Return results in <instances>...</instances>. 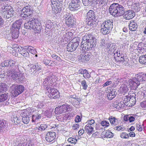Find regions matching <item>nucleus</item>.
I'll return each instance as SVG.
<instances>
[{"label":"nucleus","mask_w":146,"mask_h":146,"mask_svg":"<svg viewBox=\"0 0 146 146\" xmlns=\"http://www.w3.org/2000/svg\"><path fill=\"white\" fill-rule=\"evenodd\" d=\"M8 86L5 83H1L0 84V94L4 93L7 90Z\"/></svg>","instance_id":"nucleus-31"},{"label":"nucleus","mask_w":146,"mask_h":146,"mask_svg":"<svg viewBox=\"0 0 146 146\" xmlns=\"http://www.w3.org/2000/svg\"><path fill=\"white\" fill-rule=\"evenodd\" d=\"M137 115H133L132 116H130L129 117V121L130 122H132L134 121L135 120V118Z\"/></svg>","instance_id":"nucleus-59"},{"label":"nucleus","mask_w":146,"mask_h":146,"mask_svg":"<svg viewBox=\"0 0 146 146\" xmlns=\"http://www.w3.org/2000/svg\"><path fill=\"white\" fill-rule=\"evenodd\" d=\"M0 95V104L3 106L11 105L9 97L7 93L1 94Z\"/></svg>","instance_id":"nucleus-12"},{"label":"nucleus","mask_w":146,"mask_h":146,"mask_svg":"<svg viewBox=\"0 0 146 146\" xmlns=\"http://www.w3.org/2000/svg\"><path fill=\"white\" fill-rule=\"evenodd\" d=\"M33 10L32 7L30 5L26 6L23 8V13L21 14V16L24 18L28 17V18H30L33 16Z\"/></svg>","instance_id":"nucleus-11"},{"label":"nucleus","mask_w":146,"mask_h":146,"mask_svg":"<svg viewBox=\"0 0 146 146\" xmlns=\"http://www.w3.org/2000/svg\"><path fill=\"white\" fill-rule=\"evenodd\" d=\"M56 136V133L55 132H49L46 134L45 139L46 141L50 142L52 141L55 139Z\"/></svg>","instance_id":"nucleus-23"},{"label":"nucleus","mask_w":146,"mask_h":146,"mask_svg":"<svg viewBox=\"0 0 146 146\" xmlns=\"http://www.w3.org/2000/svg\"><path fill=\"white\" fill-rule=\"evenodd\" d=\"M33 113L32 114V117L31 119L33 122H35L36 120H38L41 119L42 117L41 114H39L37 111L36 110L35 111L34 110L32 109Z\"/></svg>","instance_id":"nucleus-24"},{"label":"nucleus","mask_w":146,"mask_h":146,"mask_svg":"<svg viewBox=\"0 0 146 146\" xmlns=\"http://www.w3.org/2000/svg\"><path fill=\"white\" fill-rule=\"evenodd\" d=\"M22 19L17 20L13 25L11 29V36L13 39L17 38L19 36V29L22 23Z\"/></svg>","instance_id":"nucleus-6"},{"label":"nucleus","mask_w":146,"mask_h":146,"mask_svg":"<svg viewBox=\"0 0 146 146\" xmlns=\"http://www.w3.org/2000/svg\"><path fill=\"white\" fill-rule=\"evenodd\" d=\"M97 19H86V23L88 25L92 26V25L96 24L97 23L98 21L97 20Z\"/></svg>","instance_id":"nucleus-32"},{"label":"nucleus","mask_w":146,"mask_h":146,"mask_svg":"<svg viewBox=\"0 0 146 146\" xmlns=\"http://www.w3.org/2000/svg\"><path fill=\"white\" fill-rule=\"evenodd\" d=\"M7 122L5 120L0 119V132H3L5 128L7 127Z\"/></svg>","instance_id":"nucleus-27"},{"label":"nucleus","mask_w":146,"mask_h":146,"mask_svg":"<svg viewBox=\"0 0 146 146\" xmlns=\"http://www.w3.org/2000/svg\"><path fill=\"white\" fill-rule=\"evenodd\" d=\"M68 141L72 143H75L77 141V140L75 138L70 137L68 139Z\"/></svg>","instance_id":"nucleus-58"},{"label":"nucleus","mask_w":146,"mask_h":146,"mask_svg":"<svg viewBox=\"0 0 146 146\" xmlns=\"http://www.w3.org/2000/svg\"><path fill=\"white\" fill-rule=\"evenodd\" d=\"M142 92V91H140L137 92V94H135L136 97V98H137V99H143V94H141Z\"/></svg>","instance_id":"nucleus-56"},{"label":"nucleus","mask_w":146,"mask_h":146,"mask_svg":"<svg viewBox=\"0 0 146 146\" xmlns=\"http://www.w3.org/2000/svg\"><path fill=\"white\" fill-rule=\"evenodd\" d=\"M125 106V104L123 103V101H121L120 103H118L114 105L113 106L117 109H119L120 108H122Z\"/></svg>","instance_id":"nucleus-41"},{"label":"nucleus","mask_w":146,"mask_h":146,"mask_svg":"<svg viewBox=\"0 0 146 146\" xmlns=\"http://www.w3.org/2000/svg\"><path fill=\"white\" fill-rule=\"evenodd\" d=\"M137 1V0H128L127 1V4L129 6V7L130 5H131V4H133L135 2H136Z\"/></svg>","instance_id":"nucleus-63"},{"label":"nucleus","mask_w":146,"mask_h":146,"mask_svg":"<svg viewBox=\"0 0 146 146\" xmlns=\"http://www.w3.org/2000/svg\"><path fill=\"white\" fill-rule=\"evenodd\" d=\"M81 85L84 90H86L88 88V85L85 80H83L81 82Z\"/></svg>","instance_id":"nucleus-54"},{"label":"nucleus","mask_w":146,"mask_h":146,"mask_svg":"<svg viewBox=\"0 0 146 146\" xmlns=\"http://www.w3.org/2000/svg\"><path fill=\"white\" fill-rule=\"evenodd\" d=\"M50 55L52 58L54 59H56L59 61H61L62 60L61 58L58 56L55 53L52 52L50 54Z\"/></svg>","instance_id":"nucleus-48"},{"label":"nucleus","mask_w":146,"mask_h":146,"mask_svg":"<svg viewBox=\"0 0 146 146\" xmlns=\"http://www.w3.org/2000/svg\"><path fill=\"white\" fill-rule=\"evenodd\" d=\"M116 46L113 44H109L107 46V48L111 52L114 53V58L116 61L119 62H123L124 61V56L122 51L118 48L116 52L114 53L116 49Z\"/></svg>","instance_id":"nucleus-4"},{"label":"nucleus","mask_w":146,"mask_h":146,"mask_svg":"<svg viewBox=\"0 0 146 146\" xmlns=\"http://www.w3.org/2000/svg\"><path fill=\"white\" fill-rule=\"evenodd\" d=\"M66 35H67L68 39H70L72 38V36L73 35V34L72 32H68L66 34Z\"/></svg>","instance_id":"nucleus-61"},{"label":"nucleus","mask_w":146,"mask_h":146,"mask_svg":"<svg viewBox=\"0 0 146 146\" xmlns=\"http://www.w3.org/2000/svg\"><path fill=\"white\" fill-rule=\"evenodd\" d=\"M129 7L135 13L139 11L141 9V4L138 1L130 5Z\"/></svg>","instance_id":"nucleus-21"},{"label":"nucleus","mask_w":146,"mask_h":146,"mask_svg":"<svg viewBox=\"0 0 146 146\" xmlns=\"http://www.w3.org/2000/svg\"><path fill=\"white\" fill-rule=\"evenodd\" d=\"M53 111V110L52 109H50L49 110H46L44 112V115L47 117L50 118L52 116Z\"/></svg>","instance_id":"nucleus-42"},{"label":"nucleus","mask_w":146,"mask_h":146,"mask_svg":"<svg viewBox=\"0 0 146 146\" xmlns=\"http://www.w3.org/2000/svg\"><path fill=\"white\" fill-rule=\"evenodd\" d=\"M99 4L102 6L106 5L107 0H100Z\"/></svg>","instance_id":"nucleus-62"},{"label":"nucleus","mask_w":146,"mask_h":146,"mask_svg":"<svg viewBox=\"0 0 146 146\" xmlns=\"http://www.w3.org/2000/svg\"><path fill=\"white\" fill-rule=\"evenodd\" d=\"M26 49H27L29 52L33 54H35L37 53L35 49L31 46H26Z\"/></svg>","instance_id":"nucleus-39"},{"label":"nucleus","mask_w":146,"mask_h":146,"mask_svg":"<svg viewBox=\"0 0 146 146\" xmlns=\"http://www.w3.org/2000/svg\"><path fill=\"white\" fill-rule=\"evenodd\" d=\"M32 67H34V68L35 71V72L34 73L35 76H36L38 74V72H39L41 70V67L40 65L36 64H32Z\"/></svg>","instance_id":"nucleus-33"},{"label":"nucleus","mask_w":146,"mask_h":146,"mask_svg":"<svg viewBox=\"0 0 146 146\" xmlns=\"http://www.w3.org/2000/svg\"><path fill=\"white\" fill-rule=\"evenodd\" d=\"M114 129L119 131H123L125 129L124 127L122 126H117L115 127Z\"/></svg>","instance_id":"nucleus-57"},{"label":"nucleus","mask_w":146,"mask_h":146,"mask_svg":"<svg viewBox=\"0 0 146 146\" xmlns=\"http://www.w3.org/2000/svg\"><path fill=\"white\" fill-rule=\"evenodd\" d=\"M30 66L31 67L28 70L29 74L31 75L35 76L34 75V73L35 72V69L34 68V67H32V64L30 65Z\"/></svg>","instance_id":"nucleus-53"},{"label":"nucleus","mask_w":146,"mask_h":146,"mask_svg":"<svg viewBox=\"0 0 146 146\" xmlns=\"http://www.w3.org/2000/svg\"><path fill=\"white\" fill-rule=\"evenodd\" d=\"M35 106L38 109L43 108L44 106V103L43 101L40 102L39 101H37L35 103Z\"/></svg>","instance_id":"nucleus-38"},{"label":"nucleus","mask_w":146,"mask_h":146,"mask_svg":"<svg viewBox=\"0 0 146 146\" xmlns=\"http://www.w3.org/2000/svg\"><path fill=\"white\" fill-rule=\"evenodd\" d=\"M129 29L132 31H134L136 30L137 27V23H136L135 20L131 21L130 24L129 25Z\"/></svg>","instance_id":"nucleus-26"},{"label":"nucleus","mask_w":146,"mask_h":146,"mask_svg":"<svg viewBox=\"0 0 146 146\" xmlns=\"http://www.w3.org/2000/svg\"><path fill=\"white\" fill-rule=\"evenodd\" d=\"M52 4L51 5L52 10L55 13H58L61 11L62 7V2L58 1H52Z\"/></svg>","instance_id":"nucleus-14"},{"label":"nucleus","mask_w":146,"mask_h":146,"mask_svg":"<svg viewBox=\"0 0 146 146\" xmlns=\"http://www.w3.org/2000/svg\"><path fill=\"white\" fill-rule=\"evenodd\" d=\"M31 19L32 20L31 21H29L28 22L24 24V26L25 28L31 30L33 28V27H35L37 20H36V19Z\"/></svg>","instance_id":"nucleus-22"},{"label":"nucleus","mask_w":146,"mask_h":146,"mask_svg":"<svg viewBox=\"0 0 146 146\" xmlns=\"http://www.w3.org/2000/svg\"><path fill=\"white\" fill-rule=\"evenodd\" d=\"M85 131L89 135L92 134L94 131L93 127L89 124L86 125L85 127Z\"/></svg>","instance_id":"nucleus-29"},{"label":"nucleus","mask_w":146,"mask_h":146,"mask_svg":"<svg viewBox=\"0 0 146 146\" xmlns=\"http://www.w3.org/2000/svg\"><path fill=\"white\" fill-rule=\"evenodd\" d=\"M47 127V125L45 124H42L40 125L38 127V130L39 131H41L44 130Z\"/></svg>","instance_id":"nucleus-49"},{"label":"nucleus","mask_w":146,"mask_h":146,"mask_svg":"<svg viewBox=\"0 0 146 146\" xmlns=\"http://www.w3.org/2000/svg\"><path fill=\"white\" fill-rule=\"evenodd\" d=\"M33 113L32 109L29 108L24 110L21 114V116L22 117L23 122L25 124H27L29 123L30 119L32 117V114Z\"/></svg>","instance_id":"nucleus-9"},{"label":"nucleus","mask_w":146,"mask_h":146,"mask_svg":"<svg viewBox=\"0 0 146 146\" xmlns=\"http://www.w3.org/2000/svg\"><path fill=\"white\" fill-rule=\"evenodd\" d=\"M47 90L48 93H50L48 95V97L50 98L56 99L59 97V93L57 90H55L51 88Z\"/></svg>","instance_id":"nucleus-19"},{"label":"nucleus","mask_w":146,"mask_h":146,"mask_svg":"<svg viewBox=\"0 0 146 146\" xmlns=\"http://www.w3.org/2000/svg\"><path fill=\"white\" fill-rule=\"evenodd\" d=\"M87 18H95L96 15L94 12L92 10H90L87 13Z\"/></svg>","instance_id":"nucleus-37"},{"label":"nucleus","mask_w":146,"mask_h":146,"mask_svg":"<svg viewBox=\"0 0 146 146\" xmlns=\"http://www.w3.org/2000/svg\"><path fill=\"white\" fill-rule=\"evenodd\" d=\"M75 20V19H66V24L68 27H73L76 23Z\"/></svg>","instance_id":"nucleus-28"},{"label":"nucleus","mask_w":146,"mask_h":146,"mask_svg":"<svg viewBox=\"0 0 146 146\" xmlns=\"http://www.w3.org/2000/svg\"><path fill=\"white\" fill-rule=\"evenodd\" d=\"M146 81V73L139 72L136 75L135 77L129 80V85L131 89L137 90L141 84Z\"/></svg>","instance_id":"nucleus-3"},{"label":"nucleus","mask_w":146,"mask_h":146,"mask_svg":"<svg viewBox=\"0 0 146 146\" xmlns=\"http://www.w3.org/2000/svg\"><path fill=\"white\" fill-rule=\"evenodd\" d=\"M51 62V60H49L47 59H44L43 61V63L45 64V65H48L50 62Z\"/></svg>","instance_id":"nucleus-64"},{"label":"nucleus","mask_w":146,"mask_h":146,"mask_svg":"<svg viewBox=\"0 0 146 146\" xmlns=\"http://www.w3.org/2000/svg\"><path fill=\"white\" fill-rule=\"evenodd\" d=\"M113 23L112 19H109L105 22L104 26L101 29V32L103 35H107L110 32L111 28L113 27Z\"/></svg>","instance_id":"nucleus-10"},{"label":"nucleus","mask_w":146,"mask_h":146,"mask_svg":"<svg viewBox=\"0 0 146 146\" xmlns=\"http://www.w3.org/2000/svg\"><path fill=\"white\" fill-rule=\"evenodd\" d=\"M10 74V76H11L13 80H15L16 82V80L17 81L19 76L18 74H14V73Z\"/></svg>","instance_id":"nucleus-55"},{"label":"nucleus","mask_w":146,"mask_h":146,"mask_svg":"<svg viewBox=\"0 0 146 146\" xmlns=\"http://www.w3.org/2000/svg\"><path fill=\"white\" fill-rule=\"evenodd\" d=\"M53 76V75L51 74L47 76L44 79L43 82V85L44 88L46 90H48L51 88L50 86H51L50 84H52L51 81L52 80Z\"/></svg>","instance_id":"nucleus-17"},{"label":"nucleus","mask_w":146,"mask_h":146,"mask_svg":"<svg viewBox=\"0 0 146 146\" xmlns=\"http://www.w3.org/2000/svg\"><path fill=\"white\" fill-rule=\"evenodd\" d=\"M41 28L40 25L36 22L35 25V27H33V28L32 30H34L35 33H39L40 32Z\"/></svg>","instance_id":"nucleus-35"},{"label":"nucleus","mask_w":146,"mask_h":146,"mask_svg":"<svg viewBox=\"0 0 146 146\" xmlns=\"http://www.w3.org/2000/svg\"><path fill=\"white\" fill-rule=\"evenodd\" d=\"M1 11L3 12L2 15L4 18H9L13 16V10L12 7L6 3L1 5Z\"/></svg>","instance_id":"nucleus-5"},{"label":"nucleus","mask_w":146,"mask_h":146,"mask_svg":"<svg viewBox=\"0 0 146 146\" xmlns=\"http://www.w3.org/2000/svg\"><path fill=\"white\" fill-rule=\"evenodd\" d=\"M14 86L13 91V96L14 97H16L20 94H21L24 90V87L21 85H17Z\"/></svg>","instance_id":"nucleus-15"},{"label":"nucleus","mask_w":146,"mask_h":146,"mask_svg":"<svg viewBox=\"0 0 146 146\" xmlns=\"http://www.w3.org/2000/svg\"><path fill=\"white\" fill-rule=\"evenodd\" d=\"M101 124L103 127H108L110 125L109 122L106 120H103L101 122Z\"/></svg>","instance_id":"nucleus-51"},{"label":"nucleus","mask_w":146,"mask_h":146,"mask_svg":"<svg viewBox=\"0 0 146 146\" xmlns=\"http://www.w3.org/2000/svg\"><path fill=\"white\" fill-rule=\"evenodd\" d=\"M117 94V92L115 89H113L107 95L108 99L111 100L114 98Z\"/></svg>","instance_id":"nucleus-30"},{"label":"nucleus","mask_w":146,"mask_h":146,"mask_svg":"<svg viewBox=\"0 0 146 146\" xmlns=\"http://www.w3.org/2000/svg\"><path fill=\"white\" fill-rule=\"evenodd\" d=\"M104 136V138H111L113 137V134L110 130H107L106 131Z\"/></svg>","instance_id":"nucleus-43"},{"label":"nucleus","mask_w":146,"mask_h":146,"mask_svg":"<svg viewBox=\"0 0 146 146\" xmlns=\"http://www.w3.org/2000/svg\"><path fill=\"white\" fill-rule=\"evenodd\" d=\"M12 120L13 122H14L15 124H19L20 123L21 119V118L19 119V118L17 116H16L14 117Z\"/></svg>","instance_id":"nucleus-50"},{"label":"nucleus","mask_w":146,"mask_h":146,"mask_svg":"<svg viewBox=\"0 0 146 146\" xmlns=\"http://www.w3.org/2000/svg\"><path fill=\"white\" fill-rule=\"evenodd\" d=\"M110 14L114 17H118L123 15L126 18H133L135 16V13L132 10H129L125 12L124 8L117 3L111 4L109 8Z\"/></svg>","instance_id":"nucleus-1"},{"label":"nucleus","mask_w":146,"mask_h":146,"mask_svg":"<svg viewBox=\"0 0 146 146\" xmlns=\"http://www.w3.org/2000/svg\"><path fill=\"white\" fill-rule=\"evenodd\" d=\"M0 67L1 69H3V68L6 67L8 71V69L9 68L8 60L2 62L0 64Z\"/></svg>","instance_id":"nucleus-44"},{"label":"nucleus","mask_w":146,"mask_h":146,"mask_svg":"<svg viewBox=\"0 0 146 146\" xmlns=\"http://www.w3.org/2000/svg\"><path fill=\"white\" fill-rule=\"evenodd\" d=\"M119 90H120L121 92L123 94L127 92L128 90L127 84H125L122 85V86L120 87Z\"/></svg>","instance_id":"nucleus-34"},{"label":"nucleus","mask_w":146,"mask_h":146,"mask_svg":"<svg viewBox=\"0 0 146 146\" xmlns=\"http://www.w3.org/2000/svg\"><path fill=\"white\" fill-rule=\"evenodd\" d=\"M120 136L123 139H128L129 138V135L125 132H122L121 133Z\"/></svg>","instance_id":"nucleus-52"},{"label":"nucleus","mask_w":146,"mask_h":146,"mask_svg":"<svg viewBox=\"0 0 146 146\" xmlns=\"http://www.w3.org/2000/svg\"><path fill=\"white\" fill-rule=\"evenodd\" d=\"M139 62L141 64L146 65V54L142 55L139 57Z\"/></svg>","instance_id":"nucleus-36"},{"label":"nucleus","mask_w":146,"mask_h":146,"mask_svg":"<svg viewBox=\"0 0 146 146\" xmlns=\"http://www.w3.org/2000/svg\"><path fill=\"white\" fill-rule=\"evenodd\" d=\"M78 73L83 75V76L85 79H89L90 76V74L88 70L85 69H81L79 70Z\"/></svg>","instance_id":"nucleus-25"},{"label":"nucleus","mask_w":146,"mask_h":146,"mask_svg":"<svg viewBox=\"0 0 146 146\" xmlns=\"http://www.w3.org/2000/svg\"><path fill=\"white\" fill-rule=\"evenodd\" d=\"M76 95H70L68 96V99L70 101V100H72L73 99L74 100L73 101H74L75 102L76 104V105L78 104H79V102L78 100L76 99Z\"/></svg>","instance_id":"nucleus-45"},{"label":"nucleus","mask_w":146,"mask_h":146,"mask_svg":"<svg viewBox=\"0 0 146 146\" xmlns=\"http://www.w3.org/2000/svg\"><path fill=\"white\" fill-rule=\"evenodd\" d=\"M65 17V18H73L74 17L72 14L69 13H67Z\"/></svg>","instance_id":"nucleus-60"},{"label":"nucleus","mask_w":146,"mask_h":146,"mask_svg":"<svg viewBox=\"0 0 146 146\" xmlns=\"http://www.w3.org/2000/svg\"><path fill=\"white\" fill-rule=\"evenodd\" d=\"M71 2L69 5V8L71 11L77 10L79 9L80 7V1L76 0H70Z\"/></svg>","instance_id":"nucleus-16"},{"label":"nucleus","mask_w":146,"mask_h":146,"mask_svg":"<svg viewBox=\"0 0 146 146\" xmlns=\"http://www.w3.org/2000/svg\"><path fill=\"white\" fill-rule=\"evenodd\" d=\"M79 39L78 38L76 39V41L75 42L70 41L68 44L67 46V51L70 52L75 51L79 45Z\"/></svg>","instance_id":"nucleus-13"},{"label":"nucleus","mask_w":146,"mask_h":146,"mask_svg":"<svg viewBox=\"0 0 146 146\" xmlns=\"http://www.w3.org/2000/svg\"><path fill=\"white\" fill-rule=\"evenodd\" d=\"M9 68L8 69H11L12 67H13L16 64V62L14 60H8Z\"/></svg>","instance_id":"nucleus-46"},{"label":"nucleus","mask_w":146,"mask_h":146,"mask_svg":"<svg viewBox=\"0 0 146 146\" xmlns=\"http://www.w3.org/2000/svg\"><path fill=\"white\" fill-rule=\"evenodd\" d=\"M135 93H133L131 95L129 94L125 97L123 103L125 104L126 106L129 107L135 104L136 102Z\"/></svg>","instance_id":"nucleus-7"},{"label":"nucleus","mask_w":146,"mask_h":146,"mask_svg":"<svg viewBox=\"0 0 146 146\" xmlns=\"http://www.w3.org/2000/svg\"><path fill=\"white\" fill-rule=\"evenodd\" d=\"M116 120H117V119H116L115 117L112 116L110 117L109 118V120L112 125H117V124L116 123Z\"/></svg>","instance_id":"nucleus-47"},{"label":"nucleus","mask_w":146,"mask_h":146,"mask_svg":"<svg viewBox=\"0 0 146 146\" xmlns=\"http://www.w3.org/2000/svg\"><path fill=\"white\" fill-rule=\"evenodd\" d=\"M92 56V54L90 52H86L83 54H81L79 58L83 62H87L91 58Z\"/></svg>","instance_id":"nucleus-18"},{"label":"nucleus","mask_w":146,"mask_h":146,"mask_svg":"<svg viewBox=\"0 0 146 146\" xmlns=\"http://www.w3.org/2000/svg\"><path fill=\"white\" fill-rule=\"evenodd\" d=\"M21 68V67L19 66L17 64H16L13 67L11 68V69H8V71L7 72L8 76H10V74H12L13 73H21V72L20 70V68Z\"/></svg>","instance_id":"nucleus-20"},{"label":"nucleus","mask_w":146,"mask_h":146,"mask_svg":"<svg viewBox=\"0 0 146 146\" xmlns=\"http://www.w3.org/2000/svg\"><path fill=\"white\" fill-rule=\"evenodd\" d=\"M72 110L71 106L67 103H65L63 105L59 106L55 108L54 113L56 114L59 115L69 111Z\"/></svg>","instance_id":"nucleus-8"},{"label":"nucleus","mask_w":146,"mask_h":146,"mask_svg":"<svg viewBox=\"0 0 146 146\" xmlns=\"http://www.w3.org/2000/svg\"><path fill=\"white\" fill-rule=\"evenodd\" d=\"M82 43L81 48H82L84 51L92 50L95 48L96 45L95 37L91 33H86L82 38Z\"/></svg>","instance_id":"nucleus-2"},{"label":"nucleus","mask_w":146,"mask_h":146,"mask_svg":"<svg viewBox=\"0 0 146 146\" xmlns=\"http://www.w3.org/2000/svg\"><path fill=\"white\" fill-rule=\"evenodd\" d=\"M82 3L84 6H87L91 5L93 4L95 0H82Z\"/></svg>","instance_id":"nucleus-40"}]
</instances>
